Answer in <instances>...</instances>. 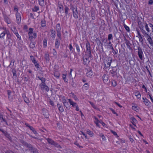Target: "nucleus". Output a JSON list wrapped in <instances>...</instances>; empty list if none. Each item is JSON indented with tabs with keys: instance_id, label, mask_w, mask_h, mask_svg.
I'll return each mask as SVG.
<instances>
[{
	"instance_id": "f257e3e1",
	"label": "nucleus",
	"mask_w": 153,
	"mask_h": 153,
	"mask_svg": "<svg viewBox=\"0 0 153 153\" xmlns=\"http://www.w3.org/2000/svg\"><path fill=\"white\" fill-rule=\"evenodd\" d=\"M112 59L110 57L106 58L104 61L105 65V67L108 68L110 67Z\"/></svg>"
},
{
	"instance_id": "f03ea898",
	"label": "nucleus",
	"mask_w": 153,
	"mask_h": 153,
	"mask_svg": "<svg viewBox=\"0 0 153 153\" xmlns=\"http://www.w3.org/2000/svg\"><path fill=\"white\" fill-rule=\"evenodd\" d=\"M93 59L92 56L91 54V56H89V54H88V56L83 59V62L85 65H87L89 63L90 61Z\"/></svg>"
},
{
	"instance_id": "7ed1b4c3",
	"label": "nucleus",
	"mask_w": 153,
	"mask_h": 153,
	"mask_svg": "<svg viewBox=\"0 0 153 153\" xmlns=\"http://www.w3.org/2000/svg\"><path fill=\"white\" fill-rule=\"evenodd\" d=\"M118 68L116 67H113L112 69L110 71V73L112 74V76H117Z\"/></svg>"
},
{
	"instance_id": "20e7f679",
	"label": "nucleus",
	"mask_w": 153,
	"mask_h": 153,
	"mask_svg": "<svg viewBox=\"0 0 153 153\" xmlns=\"http://www.w3.org/2000/svg\"><path fill=\"white\" fill-rule=\"evenodd\" d=\"M137 49L138 55L140 59L141 60H143V58H144L143 56V52L142 51V48L140 46H138L137 47Z\"/></svg>"
},
{
	"instance_id": "39448f33",
	"label": "nucleus",
	"mask_w": 153,
	"mask_h": 153,
	"mask_svg": "<svg viewBox=\"0 0 153 153\" xmlns=\"http://www.w3.org/2000/svg\"><path fill=\"white\" fill-rule=\"evenodd\" d=\"M86 51L88 54H89V56H91V46L90 43L87 42L86 44Z\"/></svg>"
},
{
	"instance_id": "423d86ee",
	"label": "nucleus",
	"mask_w": 153,
	"mask_h": 153,
	"mask_svg": "<svg viewBox=\"0 0 153 153\" xmlns=\"http://www.w3.org/2000/svg\"><path fill=\"white\" fill-rule=\"evenodd\" d=\"M39 86L42 89L45 90L47 92L49 91V88L47 85H46L45 82L41 83L40 84Z\"/></svg>"
},
{
	"instance_id": "0eeeda50",
	"label": "nucleus",
	"mask_w": 153,
	"mask_h": 153,
	"mask_svg": "<svg viewBox=\"0 0 153 153\" xmlns=\"http://www.w3.org/2000/svg\"><path fill=\"white\" fill-rule=\"evenodd\" d=\"M113 4L116 6L117 9L118 8V6L121 7V4L118 0H112Z\"/></svg>"
},
{
	"instance_id": "6e6552de",
	"label": "nucleus",
	"mask_w": 153,
	"mask_h": 153,
	"mask_svg": "<svg viewBox=\"0 0 153 153\" xmlns=\"http://www.w3.org/2000/svg\"><path fill=\"white\" fill-rule=\"evenodd\" d=\"M4 31L2 32L0 34V38L1 39H4V36L7 33L8 29H7L6 27H3L2 29Z\"/></svg>"
},
{
	"instance_id": "1a4fd4ad",
	"label": "nucleus",
	"mask_w": 153,
	"mask_h": 153,
	"mask_svg": "<svg viewBox=\"0 0 153 153\" xmlns=\"http://www.w3.org/2000/svg\"><path fill=\"white\" fill-rule=\"evenodd\" d=\"M124 40L125 42V43L126 45L127 48L130 50H131L132 48L131 47V45L129 41L127 40L125 37H124Z\"/></svg>"
},
{
	"instance_id": "9d476101",
	"label": "nucleus",
	"mask_w": 153,
	"mask_h": 153,
	"mask_svg": "<svg viewBox=\"0 0 153 153\" xmlns=\"http://www.w3.org/2000/svg\"><path fill=\"white\" fill-rule=\"evenodd\" d=\"M46 140L50 144L52 145H54L55 146H56L58 145V144L56 143L55 141H54L52 139L48 138H47Z\"/></svg>"
},
{
	"instance_id": "9b49d317",
	"label": "nucleus",
	"mask_w": 153,
	"mask_h": 153,
	"mask_svg": "<svg viewBox=\"0 0 153 153\" xmlns=\"http://www.w3.org/2000/svg\"><path fill=\"white\" fill-rule=\"evenodd\" d=\"M42 113L45 118H48L49 117V114L48 110L45 109H43Z\"/></svg>"
},
{
	"instance_id": "f8f14e48",
	"label": "nucleus",
	"mask_w": 153,
	"mask_h": 153,
	"mask_svg": "<svg viewBox=\"0 0 153 153\" xmlns=\"http://www.w3.org/2000/svg\"><path fill=\"white\" fill-rule=\"evenodd\" d=\"M102 79L104 83H108V75L104 74L102 76Z\"/></svg>"
},
{
	"instance_id": "ddd939ff",
	"label": "nucleus",
	"mask_w": 153,
	"mask_h": 153,
	"mask_svg": "<svg viewBox=\"0 0 153 153\" xmlns=\"http://www.w3.org/2000/svg\"><path fill=\"white\" fill-rule=\"evenodd\" d=\"M33 29L31 28H30L29 29V32H28V35L29 36V39L31 40L33 38L32 33H33Z\"/></svg>"
},
{
	"instance_id": "4468645a",
	"label": "nucleus",
	"mask_w": 153,
	"mask_h": 153,
	"mask_svg": "<svg viewBox=\"0 0 153 153\" xmlns=\"http://www.w3.org/2000/svg\"><path fill=\"white\" fill-rule=\"evenodd\" d=\"M60 45V41L59 39L56 38L55 40V47L56 49H58Z\"/></svg>"
},
{
	"instance_id": "2eb2a0df",
	"label": "nucleus",
	"mask_w": 153,
	"mask_h": 153,
	"mask_svg": "<svg viewBox=\"0 0 153 153\" xmlns=\"http://www.w3.org/2000/svg\"><path fill=\"white\" fill-rule=\"evenodd\" d=\"M63 103L64 106L66 107L67 109L69 110L71 108L70 106L69 105L68 102H66L65 100H63Z\"/></svg>"
},
{
	"instance_id": "dca6fc26",
	"label": "nucleus",
	"mask_w": 153,
	"mask_h": 153,
	"mask_svg": "<svg viewBox=\"0 0 153 153\" xmlns=\"http://www.w3.org/2000/svg\"><path fill=\"white\" fill-rule=\"evenodd\" d=\"M4 19L5 21L8 24H10L11 23V21L10 18L8 17L7 15H4Z\"/></svg>"
},
{
	"instance_id": "f3484780",
	"label": "nucleus",
	"mask_w": 153,
	"mask_h": 153,
	"mask_svg": "<svg viewBox=\"0 0 153 153\" xmlns=\"http://www.w3.org/2000/svg\"><path fill=\"white\" fill-rule=\"evenodd\" d=\"M16 18L17 23L19 24L21 21V16L19 13H16Z\"/></svg>"
},
{
	"instance_id": "a211bd4d",
	"label": "nucleus",
	"mask_w": 153,
	"mask_h": 153,
	"mask_svg": "<svg viewBox=\"0 0 153 153\" xmlns=\"http://www.w3.org/2000/svg\"><path fill=\"white\" fill-rule=\"evenodd\" d=\"M73 13L74 17L75 19H77L78 17V13L77 8L75 10L73 11Z\"/></svg>"
},
{
	"instance_id": "6ab92c4d",
	"label": "nucleus",
	"mask_w": 153,
	"mask_h": 153,
	"mask_svg": "<svg viewBox=\"0 0 153 153\" xmlns=\"http://www.w3.org/2000/svg\"><path fill=\"white\" fill-rule=\"evenodd\" d=\"M50 31L51 32V36L52 38H54L56 36L55 31L53 30V29H50Z\"/></svg>"
},
{
	"instance_id": "aec40b11",
	"label": "nucleus",
	"mask_w": 153,
	"mask_h": 153,
	"mask_svg": "<svg viewBox=\"0 0 153 153\" xmlns=\"http://www.w3.org/2000/svg\"><path fill=\"white\" fill-rule=\"evenodd\" d=\"M88 72L86 73L87 76L89 77H91L93 74V73L91 69L88 70Z\"/></svg>"
},
{
	"instance_id": "412c9836",
	"label": "nucleus",
	"mask_w": 153,
	"mask_h": 153,
	"mask_svg": "<svg viewBox=\"0 0 153 153\" xmlns=\"http://www.w3.org/2000/svg\"><path fill=\"white\" fill-rule=\"evenodd\" d=\"M74 44L76 48L77 52L78 54H80V47L78 44L76 43H74Z\"/></svg>"
},
{
	"instance_id": "4be33fe9",
	"label": "nucleus",
	"mask_w": 153,
	"mask_h": 153,
	"mask_svg": "<svg viewBox=\"0 0 153 153\" xmlns=\"http://www.w3.org/2000/svg\"><path fill=\"white\" fill-rule=\"evenodd\" d=\"M11 72L13 74L12 78H16L17 77L16 74V71L15 69L13 68L12 69Z\"/></svg>"
},
{
	"instance_id": "5701e85b",
	"label": "nucleus",
	"mask_w": 153,
	"mask_h": 153,
	"mask_svg": "<svg viewBox=\"0 0 153 153\" xmlns=\"http://www.w3.org/2000/svg\"><path fill=\"white\" fill-rule=\"evenodd\" d=\"M19 141L20 143H21L23 145L25 146L26 147H27V146L29 144V143H28L26 141H24L20 139L19 140Z\"/></svg>"
},
{
	"instance_id": "b1692460",
	"label": "nucleus",
	"mask_w": 153,
	"mask_h": 153,
	"mask_svg": "<svg viewBox=\"0 0 153 153\" xmlns=\"http://www.w3.org/2000/svg\"><path fill=\"white\" fill-rule=\"evenodd\" d=\"M131 122L132 123L133 125L135 126L136 127V126L135 125V124L137 122V120L134 117H131Z\"/></svg>"
},
{
	"instance_id": "393cba45",
	"label": "nucleus",
	"mask_w": 153,
	"mask_h": 153,
	"mask_svg": "<svg viewBox=\"0 0 153 153\" xmlns=\"http://www.w3.org/2000/svg\"><path fill=\"white\" fill-rule=\"evenodd\" d=\"M65 16H66L67 15L68 16H69V14L68 13V11L69 10V8L68 7L66 6L65 5Z\"/></svg>"
},
{
	"instance_id": "a878e982",
	"label": "nucleus",
	"mask_w": 153,
	"mask_h": 153,
	"mask_svg": "<svg viewBox=\"0 0 153 153\" xmlns=\"http://www.w3.org/2000/svg\"><path fill=\"white\" fill-rule=\"evenodd\" d=\"M56 30L57 32H61V27L60 24L58 23L56 25Z\"/></svg>"
},
{
	"instance_id": "bb28decb",
	"label": "nucleus",
	"mask_w": 153,
	"mask_h": 153,
	"mask_svg": "<svg viewBox=\"0 0 153 153\" xmlns=\"http://www.w3.org/2000/svg\"><path fill=\"white\" fill-rule=\"evenodd\" d=\"M147 41L152 46L153 45V41L152 40L151 36H149L147 38Z\"/></svg>"
},
{
	"instance_id": "cd10ccee",
	"label": "nucleus",
	"mask_w": 153,
	"mask_h": 153,
	"mask_svg": "<svg viewBox=\"0 0 153 153\" xmlns=\"http://www.w3.org/2000/svg\"><path fill=\"white\" fill-rule=\"evenodd\" d=\"M57 106L60 111L62 112L64 111V109L62 106L60 104L58 103L57 105Z\"/></svg>"
},
{
	"instance_id": "c85d7f7f",
	"label": "nucleus",
	"mask_w": 153,
	"mask_h": 153,
	"mask_svg": "<svg viewBox=\"0 0 153 153\" xmlns=\"http://www.w3.org/2000/svg\"><path fill=\"white\" fill-rule=\"evenodd\" d=\"M82 88L85 90H87L89 88V85L88 83H85L83 85Z\"/></svg>"
},
{
	"instance_id": "c756f323",
	"label": "nucleus",
	"mask_w": 153,
	"mask_h": 153,
	"mask_svg": "<svg viewBox=\"0 0 153 153\" xmlns=\"http://www.w3.org/2000/svg\"><path fill=\"white\" fill-rule=\"evenodd\" d=\"M143 102H144L145 104L146 105H149L151 103L147 99H146L145 101H143Z\"/></svg>"
},
{
	"instance_id": "7c9ffc66",
	"label": "nucleus",
	"mask_w": 153,
	"mask_h": 153,
	"mask_svg": "<svg viewBox=\"0 0 153 153\" xmlns=\"http://www.w3.org/2000/svg\"><path fill=\"white\" fill-rule=\"evenodd\" d=\"M30 59L31 60L33 63L34 64H35V63H36V62H37V61L35 60V58H34L33 56H30Z\"/></svg>"
},
{
	"instance_id": "2f4dec72",
	"label": "nucleus",
	"mask_w": 153,
	"mask_h": 153,
	"mask_svg": "<svg viewBox=\"0 0 153 153\" xmlns=\"http://www.w3.org/2000/svg\"><path fill=\"white\" fill-rule=\"evenodd\" d=\"M35 44L36 43L35 42H31L29 45L30 47L31 48H34L35 47Z\"/></svg>"
},
{
	"instance_id": "473e14b6",
	"label": "nucleus",
	"mask_w": 153,
	"mask_h": 153,
	"mask_svg": "<svg viewBox=\"0 0 153 153\" xmlns=\"http://www.w3.org/2000/svg\"><path fill=\"white\" fill-rule=\"evenodd\" d=\"M57 36L58 37V39L59 40H61L62 39L61 32H57L56 33Z\"/></svg>"
},
{
	"instance_id": "72a5a7b5",
	"label": "nucleus",
	"mask_w": 153,
	"mask_h": 153,
	"mask_svg": "<svg viewBox=\"0 0 153 153\" xmlns=\"http://www.w3.org/2000/svg\"><path fill=\"white\" fill-rule=\"evenodd\" d=\"M27 147L29 151H31L33 149V148H34L33 147V146L30 144H29Z\"/></svg>"
},
{
	"instance_id": "f704fd0d",
	"label": "nucleus",
	"mask_w": 153,
	"mask_h": 153,
	"mask_svg": "<svg viewBox=\"0 0 153 153\" xmlns=\"http://www.w3.org/2000/svg\"><path fill=\"white\" fill-rule=\"evenodd\" d=\"M7 33L6 35H7V38L8 39H11V34H10V32L8 30L7 31V32H6Z\"/></svg>"
},
{
	"instance_id": "c9c22d12",
	"label": "nucleus",
	"mask_w": 153,
	"mask_h": 153,
	"mask_svg": "<svg viewBox=\"0 0 153 153\" xmlns=\"http://www.w3.org/2000/svg\"><path fill=\"white\" fill-rule=\"evenodd\" d=\"M45 21V20H42L41 21V27H44L46 26Z\"/></svg>"
},
{
	"instance_id": "e433bc0d",
	"label": "nucleus",
	"mask_w": 153,
	"mask_h": 153,
	"mask_svg": "<svg viewBox=\"0 0 153 153\" xmlns=\"http://www.w3.org/2000/svg\"><path fill=\"white\" fill-rule=\"evenodd\" d=\"M37 78L42 81V82H45L46 81V79L45 78H43V77H40L39 76H37Z\"/></svg>"
},
{
	"instance_id": "4c0bfd02",
	"label": "nucleus",
	"mask_w": 153,
	"mask_h": 153,
	"mask_svg": "<svg viewBox=\"0 0 153 153\" xmlns=\"http://www.w3.org/2000/svg\"><path fill=\"white\" fill-rule=\"evenodd\" d=\"M39 2V4L42 6H43L44 4V0H38Z\"/></svg>"
},
{
	"instance_id": "58836bf2",
	"label": "nucleus",
	"mask_w": 153,
	"mask_h": 153,
	"mask_svg": "<svg viewBox=\"0 0 153 153\" xmlns=\"http://www.w3.org/2000/svg\"><path fill=\"white\" fill-rule=\"evenodd\" d=\"M47 45V40L46 39H44L43 41V46L44 48H45Z\"/></svg>"
},
{
	"instance_id": "ea45409f",
	"label": "nucleus",
	"mask_w": 153,
	"mask_h": 153,
	"mask_svg": "<svg viewBox=\"0 0 153 153\" xmlns=\"http://www.w3.org/2000/svg\"><path fill=\"white\" fill-rule=\"evenodd\" d=\"M49 54L48 53H45V58L46 60L47 61H49Z\"/></svg>"
},
{
	"instance_id": "a19ab883",
	"label": "nucleus",
	"mask_w": 153,
	"mask_h": 153,
	"mask_svg": "<svg viewBox=\"0 0 153 153\" xmlns=\"http://www.w3.org/2000/svg\"><path fill=\"white\" fill-rule=\"evenodd\" d=\"M111 83L113 87H115V86H116V85H117V82L115 80H112L111 81Z\"/></svg>"
},
{
	"instance_id": "79ce46f5",
	"label": "nucleus",
	"mask_w": 153,
	"mask_h": 153,
	"mask_svg": "<svg viewBox=\"0 0 153 153\" xmlns=\"http://www.w3.org/2000/svg\"><path fill=\"white\" fill-rule=\"evenodd\" d=\"M30 129L31 130L34 134H37L36 131L32 126L30 127Z\"/></svg>"
},
{
	"instance_id": "37998d69",
	"label": "nucleus",
	"mask_w": 153,
	"mask_h": 153,
	"mask_svg": "<svg viewBox=\"0 0 153 153\" xmlns=\"http://www.w3.org/2000/svg\"><path fill=\"white\" fill-rule=\"evenodd\" d=\"M138 24L139 25V27L140 28V29L143 28V25L142 22H138Z\"/></svg>"
},
{
	"instance_id": "c03bdc74",
	"label": "nucleus",
	"mask_w": 153,
	"mask_h": 153,
	"mask_svg": "<svg viewBox=\"0 0 153 153\" xmlns=\"http://www.w3.org/2000/svg\"><path fill=\"white\" fill-rule=\"evenodd\" d=\"M31 152L33 153H38V150L37 149L35 148H34L31 151Z\"/></svg>"
},
{
	"instance_id": "a18cd8bd",
	"label": "nucleus",
	"mask_w": 153,
	"mask_h": 153,
	"mask_svg": "<svg viewBox=\"0 0 153 153\" xmlns=\"http://www.w3.org/2000/svg\"><path fill=\"white\" fill-rule=\"evenodd\" d=\"M68 100L71 105H74V104H76V103L72 101L71 99H68Z\"/></svg>"
},
{
	"instance_id": "49530a36",
	"label": "nucleus",
	"mask_w": 153,
	"mask_h": 153,
	"mask_svg": "<svg viewBox=\"0 0 153 153\" xmlns=\"http://www.w3.org/2000/svg\"><path fill=\"white\" fill-rule=\"evenodd\" d=\"M99 136L101 137L103 140H105L106 139V138L103 134L100 133L99 134Z\"/></svg>"
},
{
	"instance_id": "de8ad7c7",
	"label": "nucleus",
	"mask_w": 153,
	"mask_h": 153,
	"mask_svg": "<svg viewBox=\"0 0 153 153\" xmlns=\"http://www.w3.org/2000/svg\"><path fill=\"white\" fill-rule=\"evenodd\" d=\"M87 133L88 134L90 135L91 137H92L93 136V132L89 130L88 129L87 130Z\"/></svg>"
},
{
	"instance_id": "09e8293b",
	"label": "nucleus",
	"mask_w": 153,
	"mask_h": 153,
	"mask_svg": "<svg viewBox=\"0 0 153 153\" xmlns=\"http://www.w3.org/2000/svg\"><path fill=\"white\" fill-rule=\"evenodd\" d=\"M108 40H110L113 39V36L111 34H110L108 35Z\"/></svg>"
},
{
	"instance_id": "8fccbe9b",
	"label": "nucleus",
	"mask_w": 153,
	"mask_h": 153,
	"mask_svg": "<svg viewBox=\"0 0 153 153\" xmlns=\"http://www.w3.org/2000/svg\"><path fill=\"white\" fill-rule=\"evenodd\" d=\"M39 10V7L38 6H35L34 8L33 9V11L36 12Z\"/></svg>"
},
{
	"instance_id": "3c124183",
	"label": "nucleus",
	"mask_w": 153,
	"mask_h": 153,
	"mask_svg": "<svg viewBox=\"0 0 153 153\" xmlns=\"http://www.w3.org/2000/svg\"><path fill=\"white\" fill-rule=\"evenodd\" d=\"M145 27L146 29V30H147V31L148 32H149L150 31V30H149V28L148 27V25L147 24V23H145Z\"/></svg>"
},
{
	"instance_id": "603ef678",
	"label": "nucleus",
	"mask_w": 153,
	"mask_h": 153,
	"mask_svg": "<svg viewBox=\"0 0 153 153\" xmlns=\"http://www.w3.org/2000/svg\"><path fill=\"white\" fill-rule=\"evenodd\" d=\"M124 26L127 31L129 32L130 31V29L125 24L124 25Z\"/></svg>"
},
{
	"instance_id": "864d4df0",
	"label": "nucleus",
	"mask_w": 153,
	"mask_h": 153,
	"mask_svg": "<svg viewBox=\"0 0 153 153\" xmlns=\"http://www.w3.org/2000/svg\"><path fill=\"white\" fill-rule=\"evenodd\" d=\"M24 101L26 103L28 104V103L29 102V100L26 97H25V98H24Z\"/></svg>"
},
{
	"instance_id": "5fc2aeb1",
	"label": "nucleus",
	"mask_w": 153,
	"mask_h": 153,
	"mask_svg": "<svg viewBox=\"0 0 153 153\" xmlns=\"http://www.w3.org/2000/svg\"><path fill=\"white\" fill-rule=\"evenodd\" d=\"M95 41L97 43V44L100 45L101 43V42L99 38H97L95 39Z\"/></svg>"
},
{
	"instance_id": "6e6d98bb",
	"label": "nucleus",
	"mask_w": 153,
	"mask_h": 153,
	"mask_svg": "<svg viewBox=\"0 0 153 153\" xmlns=\"http://www.w3.org/2000/svg\"><path fill=\"white\" fill-rule=\"evenodd\" d=\"M63 79L64 81L65 82H67V79L66 78V75L65 74L63 75Z\"/></svg>"
},
{
	"instance_id": "4d7b16f0",
	"label": "nucleus",
	"mask_w": 153,
	"mask_h": 153,
	"mask_svg": "<svg viewBox=\"0 0 153 153\" xmlns=\"http://www.w3.org/2000/svg\"><path fill=\"white\" fill-rule=\"evenodd\" d=\"M54 76L57 78H59V74L58 73H57V72H55L54 73Z\"/></svg>"
},
{
	"instance_id": "13d9d810",
	"label": "nucleus",
	"mask_w": 153,
	"mask_h": 153,
	"mask_svg": "<svg viewBox=\"0 0 153 153\" xmlns=\"http://www.w3.org/2000/svg\"><path fill=\"white\" fill-rule=\"evenodd\" d=\"M68 52H69L68 50H66V52L65 53H64V55H63V56L65 58H66L68 57V55L67 54V53Z\"/></svg>"
},
{
	"instance_id": "bf43d9fd",
	"label": "nucleus",
	"mask_w": 153,
	"mask_h": 153,
	"mask_svg": "<svg viewBox=\"0 0 153 153\" xmlns=\"http://www.w3.org/2000/svg\"><path fill=\"white\" fill-rule=\"evenodd\" d=\"M71 85L72 86V87L74 88H75L76 86V84L73 82H71Z\"/></svg>"
},
{
	"instance_id": "052dcab7",
	"label": "nucleus",
	"mask_w": 153,
	"mask_h": 153,
	"mask_svg": "<svg viewBox=\"0 0 153 153\" xmlns=\"http://www.w3.org/2000/svg\"><path fill=\"white\" fill-rule=\"evenodd\" d=\"M91 16H95V13L94 10H91Z\"/></svg>"
},
{
	"instance_id": "680f3d73",
	"label": "nucleus",
	"mask_w": 153,
	"mask_h": 153,
	"mask_svg": "<svg viewBox=\"0 0 153 153\" xmlns=\"http://www.w3.org/2000/svg\"><path fill=\"white\" fill-rule=\"evenodd\" d=\"M15 34L17 38L19 39V40H20L21 39V36H20V35H19L18 32L16 33Z\"/></svg>"
},
{
	"instance_id": "e2e57ef3",
	"label": "nucleus",
	"mask_w": 153,
	"mask_h": 153,
	"mask_svg": "<svg viewBox=\"0 0 153 153\" xmlns=\"http://www.w3.org/2000/svg\"><path fill=\"white\" fill-rule=\"evenodd\" d=\"M111 132L115 136H116L117 137H118V136L117 134V133L114 131H113L112 130H111Z\"/></svg>"
},
{
	"instance_id": "0e129e2a",
	"label": "nucleus",
	"mask_w": 153,
	"mask_h": 153,
	"mask_svg": "<svg viewBox=\"0 0 153 153\" xmlns=\"http://www.w3.org/2000/svg\"><path fill=\"white\" fill-rule=\"evenodd\" d=\"M132 109L135 111H137L138 110L137 107L136 106H132Z\"/></svg>"
},
{
	"instance_id": "69168bd1",
	"label": "nucleus",
	"mask_w": 153,
	"mask_h": 153,
	"mask_svg": "<svg viewBox=\"0 0 153 153\" xmlns=\"http://www.w3.org/2000/svg\"><path fill=\"white\" fill-rule=\"evenodd\" d=\"M74 144L77 146L79 147V148H83V147L79 145V144L77 143V142H75Z\"/></svg>"
},
{
	"instance_id": "338daca9",
	"label": "nucleus",
	"mask_w": 153,
	"mask_h": 153,
	"mask_svg": "<svg viewBox=\"0 0 153 153\" xmlns=\"http://www.w3.org/2000/svg\"><path fill=\"white\" fill-rule=\"evenodd\" d=\"M100 123L104 126L105 127H106L107 125L104 123L102 121H101V122H100Z\"/></svg>"
},
{
	"instance_id": "774afa93",
	"label": "nucleus",
	"mask_w": 153,
	"mask_h": 153,
	"mask_svg": "<svg viewBox=\"0 0 153 153\" xmlns=\"http://www.w3.org/2000/svg\"><path fill=\"white\" fill-rule=\"evenodd\" d=\"M73 94V98L75 100H76L77 101H78V99L77 98L76 96L74 95V94Z\"/></svg>"
}]
</instances>
